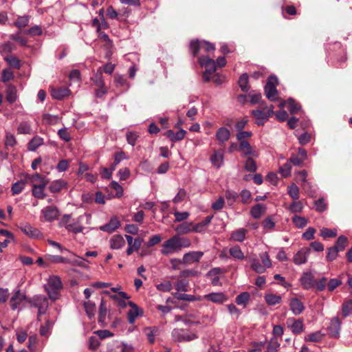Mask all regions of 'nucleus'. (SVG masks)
I'll return each instance as SVG.
<instances>
[{"mask_svg": "<svg viewBox=\"0 0 352 352\" xmlns=\"http://www.w3.org/2000/svg\"><path fill=\"white\" fill-rule=\"evenodd\" d=\"M178 234H185L192 232V222H184L177 225L175 228Z\"/></svg>", "mask_w": 352, "mask_h": 352, "instance_id": "obj_28", "label": "nucleus"}, {"mask_svg": "<svg viewBox=\"0 0 352 352\" xmlns=\"http://www.w3.org/2000/svg\"><path fill=\"white\" fill-rule=\"evenodd\" d=\"M284 104H287V107L291 114L297 113L301 108L300 104L292 98L284 102Z\"/></svg>", "mask_w": 352, "mask_h": 352, "instance_id": "obj_35", "label": "nucleus"}, {"mask_svg": "<svg viewBox=\"0 0 352 352\" xmlns=\"http://www.w3.org/2000/svg\"><path fill=\"white\" fill-rule=\"evenodd\" d=\"M251 269L258 274H263L265 272V267L263 266L261 261L256 257L250 260Z\"/></svg>", "mask_w": 352, "mask_h": 352, "instance_id": "obj_33", "label": "nucleus"}, {"mask_svg": "<svg viewBox=\"0 0 352 352\" xmlns=\"http://www.w3.org/2000/svg\"><path fill=\"white\" fill-rule=\"evenodd\" d=\"M244 168L250 173H254L257 170L256 162L250 157L248 156L245 162Z\"/></svg>", "mask_w": 352, "mask_h": 352, "instance_id": "obj_45", "label": "nucleus"}, {"mask_svg": "<svg viewBox=\"0 0 352 352\" xmlns=\"http://www.w3.org/2000/svg\"><path fill=\"white\" fill-rule=\"evenodd\" d=\"M273 112V106L271 105L270 109H265V106L263 107V110L261 109H255L252 111V115L255 118V123L258 126H263L265 122L268 119V118L271 116V113Z\"/></svg>", "mask_w": 352, "mask_h": 352, "instance_id": "obj_6", "label": "nucleus"}, {"mask_svg": "<svg viewBox=\"0 0 352 352\" xmlns=\"http://www.w3.org/2000/svg\"><path fill=\"white\" fill-rule=\"evenodd\" d=\"M352 311V300H349L342 304V314L344 317H347Z\"/></svg>", "mask_w": 352, "mask_h": 352, "instance_id": "obj_64", "label": "nucleus"}, {"mask_svg": "<svg viewBox=\"0 0 352 352\" xmlns=\"http://www.w3.org/2000/svg\"><path fill=\"white\" fill-rule=\"evenodd\" d=\"M113 78L116 88L120 89L121 92H126L129 90L130 84L127 82L126 78L124 76L116 74Z\"/></svg>", "mask_w": 352, "mask_h": 352, "instance_id": "obj_16", "label": "nucleus"}, {"mask_svg": "<svg viewBox=\"0 0 352 352\" xmlns=\"http://www.w3.org/2000/svg\"><path fill=\"white\" fill-rule=\"evenodd\" d=\"M314 206L316 210L319 212H322L325 211L327 208V204L324 201L323 197L319 198L318 200L314 201Z\"/></svg>", "mask_w": 352, "mask_h": 352, "instance_id": "obj_56", "label": "nucleus"}, {"mask_svg": "<svg viewBox=\"0 0 352 352\" xmlns=\"http://www.w3.org/2000/svg\"><path fill=\"white\" fill-rule=\"evenodd\" d=\"M91 80L94 84L97 87H102L104 85V82L102 77V74L101 72H97L92 77Z\"/></svg>", "mask_w": 352, "mask_h": 352, "instance_id": "obj_55", "label": "nucleus"}, {"mask_svg": "<svg viewBox=\"0 0 352 352\" xmlns=\"http://www.w3.org/2000/svg\"><path fill=\"white\" fill-rule=\"evenodd\" d=\"M204 255L203 252L200 251H192L189 252L184 254L182 258L183 264H190L193 262H198L202 256Z\"/></svg>", "mask_w": 352, "mask_h": 352, "instance_id": "obj_15", "label": "nucleus"}, {"mask_svg": "<svg viewBox=\"0 0 352 352\" xmlns=\"http://www.w3.org/2000/svg\"><path fill=\"white\" fill-rule=\"evenodd\" d=\"M291 331L294 334L300 333L304 329L303 323L301 320H294L292 324L289 326Z\"/></svg>", "mask_w": 352, "mask_h": 352, "instance_id": "obj_47", "label": "nucleus"}, {"mask_svg": "<svg viewBox=\"0 0 352 352\" xmlns=\"http://www.w3.org/2000/svg\"><path fill=\"white\" fill-rule=\"evenodd\" d=\"M341 329V321L339 318L336 317L331 320L327 328L328 333L331 338H338L340 337Z\"/></svg>", "mask_w": 352, "mask_h": 352, "instance_id": "obj_12", "label": "nucleus"}, {"mask_svg": "<svg viewBox=\"0 0 352 352\" xmlns=\"http://www.w3.org/2000/svg\"><path fill=\"white\" fill-rule=\"evenodd\" d=\"M324 336V333L320 331H317L306 336L305 337V340L307 342H319L323 339Z\"/></svg>", "mask_w": 352, "mask_h": 352, "instance_id": "obj_37", "label": "nucleus"}, {"mask_svg": "<svg viewBox=\"0 0 352 352\" xmlns=\"http://www.w3.org/2000/svg\"><path fill=\"white\" fill-rule=\"evenodd\" d=\"M173 338L179 342H189L197 338L195 333H191L182 329H175L172 331Z\"/></svg>", "mask_w": 352, "mask_h": 352, "instance_id": "obj_5", "label": "nucleus"}, {"mask_svg": "<svg viewBox=\"0 0 352 352\" xmlns=\"http://www.w3.org/2000/svg\"><path fill=\"white\" fill-rule=\"evenodd\" d=\"M299 281L302 287L305 290H310L315 285V279L313 274L310 272H305L302 274Z\"/></svg>", "mask_w": 352, "mask_h": 352, "instance_id": "obj_8", "label": "nucleus"}, {"mask_svg": "<svg viewBox=\"0 0 352 352\" xmlns=\"http://www.w3.org/2000/svg\"><path fill=\"white\" fill-rule=\"evenodd\" d=\"M264 299L268 305L274 306L279 304L281 302L282 298L280 296L274 294H266Z\"/></svg>", "mask_w": 352, "mask_h": 352, "instance_id": "obj_36", "label": "nucleus"}, {"mask_svg": "<svg viewBox=\"0 0 352 352\" xmlns=\"http://www.w3.org/2000/svg\"><path fill=\"white\" fill-rule=\"evenodd\" d=\"M215 136L220 143L223 144L230 139V131L227 128L221 126L217 131Z\"/></svg>", "mask_w": 352, "mask_h": 352, "instance_id": "obj_23", "label": "nucleus"}, {"mask_svg": "<svg viewBox=\"0 0 352 352\" xmlns=\"http://www.w3.org/2000/svg\"><path fill=\"white\" fill-rule=\"evenodd\" d=\"M189 49L192 56L195 57L197 56L200 50H204L205 52H208L210 51H213L215 47L214 44L208 41L195 39L190 41Z\"/></svg>", "mask_w": 352, "mask_h": 352, "instance_id": "obj_3", "label": "nucleus"}, {"mask_svg": "<svg viewBox=\"0 0 352 352\" xmlns=\"http://www.w3.org/2000/svg\"><path fill=\"white\" fill-rule=\"evenodd\" d=\"M204 298L212 302L223 304L228 300V296L223 292H212L204 296Z\"/></svg>", "mask_w": 352, "mask_h": 352, "instance_id": "obj_14", "label": "nucleus"}, {"mask_svg": "<svg viewBox=\"0 0 352 352\" xmlns=\"http://www.w3.org/2000/svg\"><path fill=\"white\" fill-rule=\"evenodd\" d=\"M337 235L336 229H329L327 228H322L320 230V236L324 239L326 238H333Z\"/></svg>", "mask_w": 352, "mask_h": 352, "instance_id": "obj_53", "label": "nucleus"}, {"mask_svg": "<svg viewBox=\"0 0 352 352\" xmlns=\"http://www.w3.org/2000/svg\"><path fill=\"white\" fill-rule=\"evenodd\" d=\"M248 82H249V76H248V74H246V73L243 74L239 77V79L238 81L239 86L240 87L241 89L243 91L247 92L249 90L250 87L248 85Z\"/></svg>", "mask_w": 352, "mask_h": 352, "instance_id": "obj_44", "label": "nucleus"}, {"mask_svg": "<svg viewBox=\"0 0 352 352\" xmlns=\"http://www.w3.org/2000/svg\"><path fill=\"white\" fill-rule=\"evenodd\" d=\"M266 209L267 208L265 205L263 204H257L251 208L250 214L254 219H258L266 211Z\"/></svg>", "mask_w": 352, "mask_h": 352, "instance_id": "obj_25", "label": "nucleus"}, {"mask_svg": "<svg viewBox=\"0 0 352 352\" xmlns=\"http://www.w3.org/2000/svg\"><path fill=\"white\" fill-rule=\"evenodd\" d=\"M83 307L88 318L90 320L94 318L96 311V303L91 300L85 301L83 302Z\"/></svg>", "mask_w": 352, "mask_h": 352, "instance_id": "obj_26", "label": "nucleus"}, {"mask_svg": "<svg viewBox=\"0 0 352 352\" xmlns=\"http://www.w3.org/2000/svg\"><path fill=\"white\" fill-rule=\"evenodd\" d=\"M128 305L131 307L128 311V321L130 324H133L135 322V318L138 316H143V310L140 308L133 301H129Z\"/></svg>", "mask_w": 352, "mask_h": 352, "instance_id": "obj_13", "label": "nucleus"}, {"mask_svg": "<svg viewBox=\"0 0 352 352\" xmlns=\"http://www.w3.org/2000/svg\"><path fill=\"white\" fill-rule=\"evenodd\" d=\"M230 256L235 260L242 261L245 258L243 252L238 245H235L229 249Z\"/></svg>", "mask_w": 352, "mask_h": 352, "instance_id": "obj_32", "label": "nucleus"}, {"mask_svg": "<svg viewBox=\"0 0 352 352\" xmlns=\"http://www.w3.org/2000/svg\"><path fill=\"white\" fill-rule=\"evenodd\" d=\"M120 226V221L116 217L111 218L109 221L100 227L101 231L112 233Z\"/></svg>", "mask_w": 352, "mask_h": 352, "instance_id": "obj_17", "label": "nucleus"}, {"mask_svg": "<svg viewBox=\"0 0 352 352\" xmlns=\"http://www.w3.org/2000/svg\"><path fill=\"white\" fill-rule=\"evenodd\" d=\"M239 150L242 152V156H256L250 143L248 141H241L239 143Z\"/></svg>", "mask_w": 352, "mask_h": 352, "instance_id": "obj_22", "label": "nucleus"}, {"mask_svg": "<svg viewBox=\"0 0 352 352\" xmlns=\"http://www.w3.org/2000/svg\"><path fill=\"white\" fill-rule=\"evenodd\" d=\"M6 100L10 104H13L17 100V91L15 86L8 85L6 89Z\"/></svg>", "mask_w": 352, "mask_h": 352, "instance_id": "obj_21", "label": "nucleus"}, {"mask_svg": "<svg viewBox=\"0 0 352 352\" xmlns=\"http://www.w3.org/2000/svg\"><path fill=\"white\" fill-rule=\"evenodd\" d=\"M224 156L221 151H215L210 157V162L217 168H221L223 164Z\"/></svg>", "mask_w": 352, "mask_h": 352, "instance_id": "obj_24", "label": "nucleus"}, {"mask_svg": "<svg viewBox=\"0 0 352 352\" xmlns=\"http://www.w3.org/2000/svg\"><path fill=\"white\" fill-rule=\"evenodd\" d=\"M63 287L60 278L57 276H50L47 281V285L45 288L47 291L49 298L53 300L57 298L58 292Z\"/></svg>", "mask_w": 352, "mask_h": 352, "instance_id": "obj_2", "label": "nucleus"}, {"mask_svg": "<svg viewBox=\"0 0 352 352\" xmlns=\"http://www.w3.org/2000/svg\"><path fill=\"white\" fill-rule=\"evenodd\" d=\"M250 103L252 104H260V106L261 107H264V104H265V102H261V98H262V95L261 93H255V94H250Z\"/></svg>", "mask_w": 352, "mask_h": 352, "instance_id": "obj_59", "label": "nucleus"}, {"mask_svg": "<svg viewBox=\"0 0 352 352\" xmlns=\"http://www.w3.org/2000/svg\"><path fill=\"white\" fill-rule=\"evenodd\" d=\"M174 298L179 300H186L189 302H193L197 300L194 295L186 294L179 292H175L173 294Z\"/></svg>", "mask_w": 352, "mask_h": 352, "instance_id": "obj_52", "label": "nucleus"}, {"mask_svg": "<svg viewBox=\"0 0 352 352\" xmlns=\"http://www.w3.org/2000/svg\"><path fill=\"white\" fill-rule=\"evenodd\" d=\"M250 295L248 292H244L239 294L235 298V302L239 305L246 307L250 300Z\"/></svg>", "mask_w": 352, "mask_h": 352, "instance_id": "obj_38", "label": "nucleus"}, {"mask_svg": "<svg viewBox=\"0 0 352 352\" xmlns=\"http://www.w3.org/2000/svg\"><path fill=\"white\" fill-rule=\"evenodd\" d=\"M43 144V139L38 135L34 136L28 143V149L30 151H35Z\"/></svg>", "mask_w": 352, "mask_h": 352, "instance_id": "obj_39", "label": "nucleus"}, {"mask_svg": "<svg viewBox=\"0 0 352 352\" xmlns=\"http://www.w3.org/2000/svg\"><path fill=\"white\" fill-rule=\"evenodd\" d=\"M156 331L155 327H146L144 329V333L147 337L148 341L150 344L155 342V332Z\"/></svg>", "mask_w": 352, "mask_h": 352, "instance_id": "obj_61", "label": "nucleus"}, {"mask_svg": "<svg viewBox=\"0 0 352 352\" xmlns=\"http://www.w3.org/2000/svg\"><path fill=\"white\" fill-rule=\"evenodd\" d=\"M107 310L108 309L106 302L104 300V299L102 298L100 302L98 311V323L102 327H105L107 325L105 320L107 314Z\"/></svg>", "mask_w": 352, "mask_h": 352, "instance_id": "obj_18", "label": "nucleus"}, {"mask_svg": "<svg viewBox=\"0 0 352 352\" xmlns=\"http://www.w3.org/2000/svg\"><path fill=\"white\" fill-rule=\"evenodd\" d=\"M70 90L66 87L53 89L51 96L54 99L62 100L69 96Z\"/></svg>", "mask_w": 352, "mask_h": 352, "instance_id": "obj_27", "label": "nucleus"}, {"mask_svg": "<svg viewBox=\"0 0 352 352\" xmlns=\"http://www.w3.org/2000/svg\"><path fill=\"white\" fill-rule=\"evenodd\" d=\"M290 309L296 315H300L304 310L303 303L297 298H292L289 303Z\"/></svg>", "mask_w": 352, "mask_h": 352, "instance_id": "obj_19", "label": "nucleus"}, {"mask_svg": "<svg viewBox=\"0 0 352 352\" xmlns=\"http://www.w3.org/2000/svg\"><path fill=\"white\" fill-rule=\"evenodd\" d=\"M260 258L261 260V264L263 266L265 267V270L267 268H270L272 265V261L270 258V256L267 252H263L260 254Z\"/></svg>", "mask_w": 352, "mask_h": 352, "instance_id": "obj_60", "label": "nucleus"}, {"mask_svg": "<svg viewBox=\"0 0 352 352\" xmlns=\"http://www.w3.org/2000/svg\"><path fill=\"white\" fill-rule=\"evenodd\" d=\"M126 158V154L124 152H123V151L116 152L114 155V162H113V163H112L110 165L111 170H115L116 168V166L120 164V162L122 160H125Z\"/></svg>", "mask_w": 352, "mask_h": 352, "instance_id": "obj_49", "label": "nucleus"}, {"mask_svg": "<svg viewBox=\"0 0 352 352\" xmlns=\"http://www.w3.org/2000/svg\"><path fill=\"white\" fill-rule=\"evenodd\" d=\"M124 244V239L120 234L113 236L110 240V247L113 250L120 249Z\"/></svg>", "mask_w": 352, "mask_h": 352, "instance_id": "obj_31", "label": "nucleus"}, {"mask_svg": "<svg viewBox=\"0 0 352 352\" xmlns=\"http://www.w3.org/2000/svg\"><path fill=\"white\" fill-rule=\"evenodd\" d=\"M246 233L247 230L245 228H239L231 234L230 240L243 242L245 239Z\"/></svg>", "mask_w": 352, "mask_h": 352, "instance_id": "obj_34", "label": "nucleus"}, {"mask_svg": "<svg viewBox=\"0 0 352 352\" xmlns=\"http://www.w3.org/2000/svg\"><path fill=\"white\" fill-rule=\"evenodd\" d=\"M30 18V17L28 15L19 16L14 23V24L16 27L19 28H25L28 25Z\"/></svg>", "mask_w": 352, "mask_h": 352, "instance_id": "obj_51", "label": "nucleus"}, {"mask_svg": "<svg viewBox=\"0 0 352 352\" xmlns=\"http://www.w3.org/2000/svg\"><path fill=\"white\" fill-rule=\"evenodd\" d=\"M339 252L336 248L330 247L327 248L326 260L329 262L334 261L338 256Z\"/></svg>", "mask_w": 352, "mask_h": 352, "instance_id": "obj_57", "label": "nucleus"}, {"mask_svg": "<svg viewBox=\"0 0 352 352\" xmlns=\"http://www.w3.org/2000/svg\"><path fill=\"white\" fill-rule=\"evenodd\" d=\"M28 302L31 306L34 307H41V305H47V299L42 295H35L28 300Z\"/></svg>", "mask_w": 352, "mask_h": 352, "instance_id": "obj_30", "label": "nucleus"}, {"mask_svg": "<svg viewBox=\"0 0 352 352\" xmlns=\"http://www.w3.org/2000/svg\"><path fill=\"white\" fill-rule=\"evenodd\" d=\"M190 245L191 241L188 238L175 235L162 243L160 252L164 256H168L178 253L182 248H187Z\"/></svg>", "mask_w": 352, "mask_h": 352, "instance_id": "obj_1", "label": "nucleus"}, {"mask_svg": "<svg viewBox=\"0 0 352 352\" xmlns=\"http://www.w3.org/2000/svg\"><path fill=\"white\" fill-rule=\"evenodd\" d=\"M292 221L295 226L298 228H303L307 224V219L305 217H302L298 215H294L292 218Z\"/></svg>", "mask_w": 352, "mask_h": 352, "instance_id": "obj_46", "label": "nucleus"}, {"mask_svg": "<svg viewBox=\"0 0 352 352\" xmlns=\"http://www.w3.org/2000/svg\"><path fill=\"white\" fill-rule=\"evenodd\" d=\"M311 253L309 248H302L300 249L293 257V262L296 265H301L307 262L308 256Z\"/></svg>", "mask_w": 352, "mask_h": 352, "instance_id": "obj_7", "label": "nucleus"}, {"mask_svg": "<svg viewBox=\"0 0 352 352\" xmlns=\"http://www.w3.org/2000/svg\"><path fill=\"white\" fill-rule=\"evenodd\" d=\"M41 213L43 215L45 220L47 222H52L56 219L60 212L57 207L48 206L42 209Z\"/></svg>", "mask_w": 352, "mask_h": 352, "instance_id": "obj_11", "label": "nucleus"}, {"mask_svg": "<svg viewBox=\"0 0 352 352\" xmlns=\"http://www.w3.org/2000/svg\"><path fill=\"white\" fill-rule=\"evenodd\" d=\"M26 184V179L25 180H20L15 183H14L12 185L11 191L13 195H19L20 194L23 189L25 188V186Z\"/></svg>", "mask_w": 352, "mask_h": 352, "instance_id": "obj_42", "label": "nucleus"}, {"mask_svg": "<svg viewBox=\"0 0 352 352\" xmlns=\"http://www.w3.org/2000/svg\"><path fill=\"white\" fill-rule=\"evenodd\" d=\"M25 34H29L32 36H41L43 34V30L42 28L37 25H35L30 28V29L27 30L25 32Z\"/></svg>", "mask_w": 352, "mask_h": 352, "instance_id": "obj_63", "label": "nucleus"}, {"mask_svg": "<svg viewBox=\"0 0 352 352\" xmlns=\"http://www.w3.org/2000/svg\"><path fill=\"white\" fill-rule=\"evenodd\" d=\"M198 62L202 67H205V71L209 74L214 73L217 69V65L214 59L207 56H201L198 58Z\"/></svg>", "mask_w": 352, "mask_h": 352, "instance_id": "obj_10", "label": "nucleus"}, {"mask_svg": "<svg viewBox=\"0 0 352 352\" xmlns=\"http://www.w3.org/2000/svg\"><path fill=\"white\" fill-rule=\"evenodd\" d=\"M26 299V296L25 294H21L20 290H17L12 296L10 300L12 309H16L20 304Z\"/></svg>", "mask_w": 352, "mask_h": 352, "instance_id": "obj_20", "label": "nucleus"}, {"mask_svg": "<svg viewBox=\"0 0 352 352\" xmlns=\"http://www.w3.org/2000/svg\"><path fill=\"white\" fill-rule=\"evenodd\" d=\"M67 185V183L63 179H56L50 183L49 190L53 193L60 192Z\"/></svg>", "mask_w": 352, "mask_h": 352, "instance_id": "obj_29", "label": "nucleus"}, {"mask_svg": "<svg viewBox=\"0 0 352 352\" xmlns=\"http://www.w3.org/2000/svg\"><path fill=\"white\" fill-rule=\"evenodd\" d=\"M32 195L40 199H43L46 197V194L45 193V190L40 189L39 188H37V184H32Z\"/></svg>", "mask_w": 352, "mask_h": 352, "instance_id": "obj_58", "label": "nucleus"}, {"mask_svg": "<svg viewBox=\"0 0 352 352\" xmlns=\"http://www.w3.org/2000/svg\"><path fill=\"white\" fill-rule=\"evenodd\" d=\"M225 197L229 206H232L239 197L238 193L232 190H227L225 192Z\"/></svg>", "mask_w": 352, "mask_h": 352, "instance_id": "obj_43", "label": "nucleus"}, {"mask_svg": "<svg viewBox=\"0 0 352 352\" xmlns=\"http://www.w3.org/2000/svg\"><path fill=\"white\" fill-rule=\"evenodd\" d=\"M262 223H263V228L267 232L273 230L275 227V222L272 220V219L270 217H266L263 221Z\"/></svg>", "mask_w": 352, "mask_h": 352, "instance_id": "obj_62", "label": "nucleus"}, {"mask_svg": "<svg viewBox=\"0 0 352 352\" xmlns=\"http://www.w3.org/2000/svg\"><path fill=\"white\" fill-rule=\"evenodd\" d=\"M17 131L19 134H31L32 129L29 122L23 121L18 126Z\"/></svg>", "mask_w": 352, "mask_h": 352, "instance_id": "obj_41", "label": "nucleus"}, {"mask_svg": "<svg viewBox=\"0 0 352 352\" xmlns=\"http://www.w3.org/2000/svg\"><path fill=\"white\" fill-rule=\"evenodd\" d=\"M280 347V343L276 337L272 338L267 346V352H277Z\"/></svg>", "mask_w": 352, "mask_h": 352, "instance_id": "obj_50", "label": "nucleus"}, {"mask_svg": "<svg viewBox=\"0 0 352 352\" xmlns=\"http://www.w3.org/2000/svg\"><path fill=\"white\" fill-rule=\"evenodd\" d=\"M288 195L294 200H297L299 198V188L298 186L292 183L287 188Z\"/></svg>", "mask_w": 352, "mask_h": 352, "instance_id": "obj_48", "label": "nucleus"}, {"mask_svg": "<svg viewBox=\"0 0 352 352\" xmlns=\"http://www.w3.org/2000/svg\"><path fill=\"white\" fill-rule=\"evenodd\" d=\"M5 60L10 65V67L15 69L21 68V61L20 60L14 56H7Z\"/></svg>", "mask_w": 352, "mask_h": 352, "instance_id": "obj_54", "label": "nucleus"}, {"mask_svg": "<svg viewBox=\"0 0 352 352\" xmlns=\"http://www.w3.org/2000/svg\"><path fill=\"white\" fill-rule=\"evenodd\" d=\"M19 228L25 235L30 238L38 239L42 235L38 228L32 227L28 223H21Z\"/></svg>", "mask_w": 352, "mask_h": 352, "instance_id": "obj_9", "label": "nucleus"}, {"mask_svg": "<svg viewBox=\"0 0 352 352\" xmlns=\"http://www.w3.org/2000/svg\"><path fill=\"white\" fill-rule=\"evenodd\" d=\"M347 245H348L347 238L344 235H341L338 238L334 245L332 247L336 248V249L338 250V251L340 252H342L345 249V248L347 246Z\"/></svg>", "mask_w": 352, "mask_h": 352, "instance_id": "obj_40", "label": "nucleus"}, {"mask_svg": "<svg viewBox=\"0 0 352 352\" xmlns=\"http://www.w3.org/2000/svg\"><path fill=\"white\" fill-rule=\"evenodd\" d=\"M277 83V77L274 75H271L269 76L267 83L264 87L265 96L270 101H275L276 100V96L278 94Z\"/></svg>", "mask_w": 352, "mask_h": 352, "instance_id": "obj_4", "label": "nucleus"}]
</instances>
